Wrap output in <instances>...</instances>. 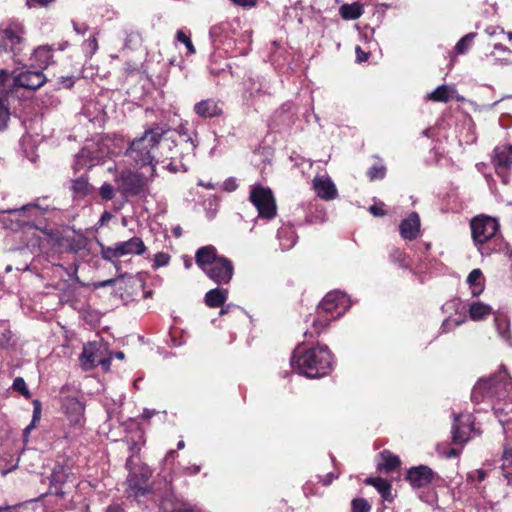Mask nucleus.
Here are the masks:
<instances>
[{
	"label": "nucleus",
	"mask_w": 512,
	"mask_h": 512,
	"mask_svg": "<svg viewBox=\"0 0 512 512\" xmlns=\"http://www.w3.org/2000/svg\"><path fill=\"white\" fill-rule=\"evenodd\" d=\"M470 227L473 241L480 253L489 255L490 250H486L483 245L496 235L499 229L498 221L485 215L476 216L471 220Z\"/></svg>",
	"instance_id": "nucleus-4"
},
{
	"label": "nucleus",
	"mask_w": 512,
	"mask_h": 512,
	"mask_svg": "<svg viewBox=\"0 0 512 512\" xmlns=\"http://www.w3.org/2000/svg\"><path fill=\"white\" fill-rule=\"evenodd\" d=\"M235 5L244 7V8H252L256 6L258 0H230Z\"/></svg>",
	"instance_id": "nucleus-49"
},
{
	"label": "nucleus",
	"mask_w": 512,
	"mask_h": 512,
	"mask_svg": "<svg viewBox=\"0 0 512 512\" xmlns=\"http://www.w3.org/2000/svg\"><path fill=\"white\" fill-rule=\"evenodd\" d=\"M71 189L76 197H85L92 192L93 187L87 177L81 176L72 181Z\"/></svg>",
	"instance_id": "nucleus-27"
},
{
	"label": "nucleus",
	"mask_w": 512,
	"mask_h": 512,
	"mask_svg": "<svg viewBox=\"0 0 512 512\" xmlns=\"http://www.w3.org/2000/svg\"><path fill=\"white\" fill-rule=\"evenodd\" d=\"M495 327L498 331L499 336L507 341H511V333H510V321L504 315H496L494 318Z\"/></svg>",
	"instance_id": "nucleus-29"
},
{
	"label": "nucleus",
	"mask_w": 512,
	"mask_h": 512,
	"mask_svg": "<svg viewBox=\"0 0 512 512\" xmlns=\"http://www.w3.org/2000/svg\"><path fill=\"white\" fill-rule=\"evenodd\" d=\"M165 133L166 130L163 127L154 125L147 129L141 137L133 140L126 150V155L137 165L151 166V176H154L155 149Z\"/></svg>",
	"instance_id": "nucleus-3"
},
{
	"label": "nucleus",
	"mask_w": 512,
	"mask_h": 512,
	"mask_svg": "<svg viewBox=\"0 0 512 512\" xmlns=\"http://www.w3.org/2000/svg\"><path fill=\"white\" fill-rule=\"evenodd\" d=\"M492 313V308L480 301L471 303L469 307L470 318L474 321H479Z\"/></svg>",
	"instance_id": "nucleus-26"
},
{
	"label": "nucleus",
	"mask_w": 512,
	"mask_h": 512,
	"mask_svg": "<svg viewBox=\"0 0 512 512\" xmlns=\"http://www.w3.org/2000/svg\"><path fill=\"white\" fill-rule=\"evenodd\" d=\"M155 414H156L155 410L144 409V411L142 413V417L148 419V418H151Z\"/></svg>",
	"instance_id": "nucleus-62"
},
{
	"label": "nucleus",
	"mask_w": 512,
	"mask_h": 512,
	"mask_svg": "<svg viewBox=\"0 0 512 512\" xmlns=\"http://www.w3.org/2000/svg\"><path fill=\"white\" fill-rule=\"evenodd\" d=\"M48 210L49 206L43 207L38 202L29 203L18 209L4 211V213H8V217L3 218L2 222L7 229L18 230L30 225V221L23 218L26 213H29V217H38Z\"/></svg>",
	"instance_id": "nucleus-5"
},
{
	"label": "nucleus",
	"mask_w": 512,
	"mask_h": 512,
	"mask_svg": "<svg viewBox=\"0 0 512 512\" xmlns=\"http://www.w3.org/2000/svg\"><path fill=\"white\" fill-rule=\"evenodd\" d=\"M350 305L347 295L340 291H331L325 295L318 309L319 313H332L335 311L336 316H333V319H337L350 308Z\"/></svg>",
	"instance_id": "nucleus-8"
},
{
	"label": "nucleus",
	"mask_w": 512,
	"mask_h": 512,
	"mask_svg": "<svg viewBox=\"0 0 512 512\" xmlns=\"http://www.w3.org/2000/svg\"><path fill=\"white\" fill-rule=\"evenodd\" d=\"M370 505L365 499H355L352 502V512H369Z\"/></svg>",
	"instance_id": "nucleus-44"
},
{
	"label": "nucleus",
	"mask_w": 512,
	"mask_h": 512,
	"mask_svg": "<svg viewBox=\"0 0 512 512\" xmlns=\"http://www.w3.org/2000/svg\"><path fill=\"white\" fill-rule=\"evenodd\" d=\"M110 360L111 358H105L103 357V355L101 356L100 358V361L98 363V365L102 366L105 370H108L109 367H110Z\"/></svg>",
	"instance_id": "nucleus-55"
},
{
	"label": "nucleus",
	"mask_w": 512,
	"mask_h": 512,
	"mask_svg": "<svg viewBox=\"0 0 512 512\" xmlns=\"http://www.w3.org/2000/svg\"><path fill=\"white\" fill-rule=\"evenodd\" d=\"M99 194L106 201L112 200L115 195L114 188L111 184L104 183L99 189Z\"/></svg>",
	"instance_id": "nucleus-43"
},
{
	"label": "nucleus",
	"mask_w": 512,
	"mask_h": 512,
	"mask_svg": "<svg viewBox=\"0 0 512 512\" xmlns=\"http://www.w3.org/2000/svg\"><path fill=\"white\" fill-rule=\"evenodd\" d=\"M128 444H129V449L132 453H135L139 450L137 443L135 441H129Z\"/></svg>",
	"instance_id": "nucleus-63"
},
{
	"label": "nucleus",
	"mask_w": 512,
	"mask_h": 512,
	"mask_svg": "<svg viewBox=\"0 0 512 512\" xmlns=\"http://www.w3.org/2000/svg\"><path fill=\"white\" fill-rule=\"evenodd\" d=\"M512 395V380L506 370L487 379H480L473 387L471 399L474 403L505 400Z\"/></svg>",
	"instance_id": "nucleus-2"
},
{
	"label": "nucleus",
	"mask_w": 512,
	"mask_h": 512,
	"mask_svg": "<svg viewBox=\"0 0 512 512\" xmlns=\"http://www.w3.org/2000/svg\"><path fill=\"white\" fill-rule=\"evenodd\" d=\"M473 426L472 415L470 414H454V422L452 426V441L455 444L466 443L472 432H475Z\"/></svg>",
	"instance_id": "nucleus-10"
},
{
	"label": "nucleus",
	"mask_w": 512,
	"mask_h": 512,
	"mask_svg": "<svg viewBox=\"0 0 512 512\" xmlns=\"http://www.w3.org/2000/svg\"><path fill=\"white\" fill-rule=\"evenodd\" d=\"M474 476L477 481L481 482L485 479V472L483 470H476L472 474L469 475V477L472 479H474Z\"/></svg>",
	"instance_id": "nucleus-52"
},
{
	"label": "nucleus",
	"mask_w": 512,
	"mask_h": 512,
	"mask_svg": "<svg viewBox=\"0 0 512 512\" xmlns=\"http://www.w3.org/2000/svg\"><path fill=\"white\" fill-rule=\"evenodd\" d=\"M46 82V77L40 71H25L13 78V88L21 87L37 90Z\"/></svg>",
	"instance_id": "nucleus-12"
},
{
	"label": "nucleus",
	"mask_w": 512,
	"mask_h": 512,
	"mask_svg": "<svg viewBox=\"0 0 512 512\" xmlns=\"http://www.w3.org/2000/svg\"><path fill=\"white\" fill-rule=\"evenodd\" d=\"M107 512H124V510L118 504H113L107 508Z\"/></svg>",
	"instance_id": "nucleus-59"
},
{
	"label": "nucleus",
	"mask_w": 512,
	"mask_h": 512,
	"mask_svg": "<svg viewBox=\"0 0 512 512\" xmlns=\"http://www.w3.org/2000/svg\"><path fill=\"white\" fill-rule=\"evenodd\" d=\"M335 478H337V475H334L333 473H329L325 479L323 480L324 485H329Z\"/></svg>",
	"instance_id": "nucleus-61"
},
{
	"label": "nucleus",
	"mask_w": 512,
	"mask_h": 512,
	"mask_svg": "<svg viewBox=\"0 0 512 512\" xmlns=\"http://www.w3.org/2000/svg\"><path fill=\"white\" fill-rule=\"evenodd\" d=\"M511 51L503 46L502 44H495L494 51L490 54V57L493 58L494 64H508L510 63Z\"/></svg>",
	"instance_id": "nucleus-31"
},
{
	"label": "nucleus",
	"mask_w": 512,
	"mask_h": 512,
	"mask_svg": "<svg viewBox=\"0 0 512 512\" xmlns=\"http://www.w3.org/2000/svg\"><path fill=\"white\" fill-rule=\"evenodd\" d=\"M176 39L185 45L187 49V55H193L196 53V49L191 41L190 36L186 35L183 30H178L176 32Z\"/></svg>",
	"instance_id": "nucleus-35"
},
{
	"label": "nucleus",
	"mask_w": 512,
	"mask_h": 512,
	"mask_svg": "<svg viewBox=\"0 0 512 512\" xmlns=\"http://www.w3.org/2000/svg\"><path fill=\"white\" fill-rule=\"evenodd\" d=\"M53 0H28L27 3L29 6H32L33 3H38L40 5H47L48 3L52 2Z\"/></svg>",
	"instance_id": "nucleus-60"
},
{
	"label": "nucleus",
	"mask_w": 512,
	"mask_h": 512,
	"mask_svg": "<svg viewBox=\"0 0 512 512\" xmlns=\"http://www.w3.org/2000/svg\"><path fill=\"white\" fill-rule=\"evenodd\" d=\"M494 152L493 162L497 168L509 169L512 167V145L497 146Z\"/></svg>",
	"instance_id": "nucleus-21"
},
{
	"label": "nucleus",
	"mask_w": 512,
	"mask_h": 512,
	"mask_svg": "<svg viewBox=\"0 0 512 512\" xmlns=\"http://www.w3.org/2000/svg\"><path fill=\"white\" fill-rule=\"evenodd\" d=\"M73 26L75 32L78 34H84L88 29V27L85 24L73 23Z\"/></svg>",
	"instance_id": "nucleus-53"
},
{
	"label": "nucleus",
	"mask_w": 512,
	"mask_h": 512,
	"mask_svg": "<svg viewBox=\"0 0 512 512\" xmlns=\"http://www.w3.org/2000/svg\"><path fill=\"white\" fill-rule=\"evenodd\" d=\"M355 53H356L357 61L359 63L366 61L369 57V53L364 52L360 46H356Z\"/></svg>",
	"instance_id": "nucleus-51"
},
{
	"label": "nucleus",
	"mask_w": 512,
	"mask_h": 512,
	"mask_svg": "<svg viewBox=\"0 0 512 512\" xmlns=\"http://www.w3.org/2000/svg\"><path fill=\"white\" fill-rule=\"evenodd\" d=\"M501 469L508 484L512 485V449H504Z\"/></svg>",
	"instance_id": "nucleus-32"
},
{
	"label": "nucleus",
	"mask_w": 512,
	"mask_h": 512,
	"mask_svg": "<svg viewBox=\"0 0 512 512\" xmlns=\"http://www.w3.org/2000/svg\"><path fill=\"white\" fill-rule=\"evenodd\" d=\"M313 188L317 196L326 201L333 200L338 195L335 184L326 175L316 176L313 179Z\"/></svg>",
	"instance_id": "nucleus-14"
},
{
	"label": "nucleus",
	"mask_w": 512,
	"mask_h": 512,
	"mask_svg": "<svg viewBox=\"0 0 512 512\" xmlns=\"http://www.w3.org/2000/svg\"><path fill=\"white\" fill-rule=\"evenodd\" d=\"M291 366L307 378H319L331 370L332 355L327 346H317L306 351L297 347L291 358Z\"/></svg>",
	"instance_id": "nucleus-1"
},
{
	"label": "nucleus",
	"mask_w": 512,
	"mask_h": 512,
	"mask_svg": "<svg viewBox=\"0 0 512 512\" xmlns=\"http://www.w3.org/2000/svg\"><path fill=\"white\" fill-rule=\"evenodd\" d=\"M204 272L215 283L228 284L233 277L234 267L229 259L221 256L209 267H204Z\"/></svg>",
	"instance_id": "nucleus-9"
},
{
	"label": "nucleus",
	"mask_w": 512,
	"mask_h": 512,
	"mask_svg": "<svg viewBox=\"0 0 512 512\" xmlns=\"http://www.w3.org/2000/svg\"><path fill=\"white\" fill-rule=\"evenodd\" d=\"M10 118L8 107L4 103V99L0 100V130H3L7 126V122Z\"/></svg>",
	"instance_id": "nucleus-41"
},
{
	"label": "nucleus",
	"mask_w": 512,
	"mask_h": 512,
	"mask_svg": "<svg viewBox=\"0 0 512 512\" xmlns=\"http://www.w3.org/2000/svg\"><path fill=\"white\" fill-rule=\"evenodd\" d=\"M467 283L471 288V293L473 296L480 295L484 289L482 271L480 269L472 270L467 277Z\"/></svg>",
	"instance_id": "nucleus-25"
},
{
	"label": "nucleus",
	"mask_w": 512,
	"mask_h": 512,
	"mask_svg": "<svg viewBox=\"0 0 512 512\" xmlns=\"http://www.w3.org/2000/svg\"><path fill=\"white\" fill-rule=\"evenodd\" d=\"M103 351V345L98 342H89L84 345L82 353L79 356L81 367L88 371L98 366Z\"/></svg>",
	"instance_id": "nucleus-11"
},
{
	"label": "nucleus",
	"mask_w": 512,
	"mask_h": 512,
	"mask_svg": "<svg viewBox=\"0 0 512 512\" xmlns=\"http://www.w3.org/2000/svg\"><path fill=\"white\" fill-rule=\"evenodd\" d=\"M115 182L120 192L126 196H137L147 191L148 179L143 175L125 170L119 173Z\"/></svg>",
	"instance_id": "nucleus-6"
},
{
	"label": "nucleus",
	"mask_w": 512,
	"mask_h": 512,
	"mask_svg": "<svg viewBox=\"0 0 512 512\" xmlns=\"http://www.w3.org/2000/svg\"><path fill=\"white\" fill-rule=\"evenodd\" d=\"M84 49L91 55L94 54L98 49V43L95 36H90L84 43Z\"/></svg>",
	"instance_id": "nucleus-46"
},
{
	"label": "nucleus",
	"mask_w": 512,
	"mask_h": 512,
	"mask_svg": "<svg viewBox=\"0 0 512 512\" xmlns=\"http://www.w3.org/2000/svg\"><path fill=\"white\" fill-rule=\"evenodd\" d=\"M475 35H476L475 33H469V34L465 35L464 37H462L456 44L455 48H456L457 52L465 53L468 50Z\"/></svg>",
	"instance_id": "nucleus-38"
},
{
	"label": "nucleus",
	"mask_w": 512,
	"mask_h": 512,
	"mask_svg": "<svg viewBox=\"0 0 512 512\" xmlns=\"http://www.w3.org/2000/svg\"><path fill=\"white\" fill-rule=\"evenodd\" d=\"M220 256L217 255V250L214 246L208 245L199 248L195 254V260L198 266L204 271V267H209Z\"/></svg>",
	"instance_id": "nucleus-20"
},
{
	"label": "nucleus",
	"mask_w": 512,
	"mask_h": 512,
	"mask_svg": "<svg viewBox=\"0 0 512 512\" xmlns=\"http://www.w3.org/2000/svg\"><path fill=\"white\" fill-rule=\"evenodd\" d=\"M33 406H34V409H33L32 421L38 422L40 420V416H41V404L38 400H34Z\"/></svg>",
	"instance_id": "nucleus-50"
},
{
	"label": "nucleus",
	"mask_w": 512,
	"mask_h": 512,
	"mask_svg": "<svg viewBox=\"0 0 512 512\" xmlns=\"http://www.w3.org/2000/svg\"><path fill=\"white\" fill-rule=\"evenodd\" d=\"M250 200L257 208L259 216L271 219L276 215V203L269 188L257 185L250 191Z\"/></svg>",
	"instance_id": "nucleus-7"
},
{
	"label": "nucleus",
	"mask_w": 512,
	"mask_h": 512,
	"mask_svg": "<svg viewBox=\"0 0 512 512\" xmlns=\"http://www.w3.org/2000/svg\"><path fill=\"white\" fill-rule=\"evenodd\" d=\"M116 282L115 279H108V280H104L102 282H99L96 287H107V286H111V285H114Z\"/></svg>",
	"instance_id": "nucleus-58"
},
{
	"label": "nucleus",
	"mask_w": 512,
	"mask_h": 512,
	"mask_svg": "<svg viewBox=\"0 0 512 512\" xmlns=\"http://www.w3.org/2000/svg\"><path fill=\"white\" fill-rule=\"evenodd\" d=\"M462 323H463V320L451 321L450 319H446L441 325L442 332H449L451 330V326L457 327V326L461 325Z\"/></svg>",
	"instance_id": "nucleus-48"
},
{
	"label": "nucleus",
	"mask_w": 512,
	"mask_h": 512,
	"mask_svg": "<svg viewBox=\"0 0 512 512\" xmlns=\"http://www.w3.org/2000/svg\"><path fill=\"white\" fill-rule=\"evenodd\" d=\"M385 173L386 169L384 166L375 165L368 170V177L370 178V180L382 179L384 178Z\"/></svg>",
	"instance_id": "nucleus-42"
},
{
	"label": "nucleus",
	"mask_w": 512,
	"mask_h": 512,
	"mask_svg": "<svg viewBox=\"0 0 512 512\" xmlns=\"http://www.w3.org/2000/svg\"><path fill=\"white\" fill-rule=\"evenodd\" d=\"M365 484L376 488L383 500L391 502L393 500L391 484L380 477H369L365 479Z\"/></svg>",
	"instance_id": "nucleus-22"
},
{
	"label": "nucleus",
	"mask_w": 512,
	"mask_h": 512,
	"mask_svg": "<svg viewBox=\"0 0 512 512\" xmlns=\"http://www.w3.org/2000/svg\"><path fill=\"white\" fill-rule=\"evenodd\" d=\"M128 483H129V487L134 491L135 496L145 495L146 493L149 492L147 487H142L140 485H137L134 482V479L132 476L128 479Z\"/></svg>",
	"instance_id": "nucleus-47"
},
{
	"label": "nucleus",
	"mask_w": 512,
	"mask_h": 512,
	"mask_svg": "<svg viewBox=\"0 0 512 512\" xmlns=\"http://www.w3.org/2000/svg\"><path fill=\"white\" fill-rule=\"evenodd\" d=\"M33 57L38 62L39 67L46 68L52 60V50L49 46H40L35 49Z\"/></svg>",
	"instance_id": "nucleus-30"
},
{
	"label": "nucleus",
	"mask_w": 512,
	"mask_h": 512,
	"mask_svg": "<svg viewBox=\"0 0 512 512\" xmlns=\"http://www.w3.org/2000/svg\"><path fill=\"white\" fill-rule=\"evenodd\" d=\"M9 81H10L9 72L4 69L0 70V89H6L7 95L16 89V88H13V83L11 85H8Z\"/></svg>",
	"instance_id": "nucleus-40"
},
{
	"label": "nucleus",
	"mask_w": 512,
	"mask_h": 512,
	"mask_svg": "<svg viewBox=\"0 0 512 512\" xmlns=\"http://www.w3.org/2000/svg\"><path fill=\"white\" fill-rule=\"evenodd\" d=\"M434 477V472L428 466L412 467L407 473V479L413 487L421 488L429 485Z\"/></svg>",
	"instance_id": "nucleus-15"
},
{
	"label": "nucleus",
	"mask_w": 512,
	"mask_h": 512,
	"mask_svg": "<svg viewBox=\"0 0 512 512\" xmlns=\"http://www.w3.org/2000/svg\"><path fill=\"white\" fill-rule=\"evenodd\" d=\"M339 11L343 19L355 20L363 14V5L358 2L344 4L340 7Z\"/></svg>",
	"instance_id": "nucleus-28"
},
{
	"label": "nucleus",
	"mask_w": 512,
	"mask_h": 512,
	"mask_svg": "<svg viewBox=\"0 0 512 512\" xmlns=\"http://www.w3.org/2000/svg\"><path fill=\"white\" fill-rule=\"evenodd\" d=\"M390 258L392 259V261H394L395 263H398L400 264L401 266L403 267H406V265L404 264L405 262V259H406V255L403 251H401L400 249L398 248H392L391 252H390Z\"/></svg>",
	"instance_id": "nucleus-45"
},
{
	"label": "nucleus",
	"mask_w": 512,
	"mask_h": 512,
	"mask_svg": "<svg viewBox=\"0 0 512 512\" xmlns=\"http://www.w3.org/2000/svg\"><path fill=\"white\" fill-rule=\"evenodd\" d=\"M12 388L22 394L25 398H30L31 393L26 386V382L22 377H16L13 381Z\"/></svg>",
	"instance_id": "nucleus-36"
},
{
	"label": "nucleus",
	"mask_w": 512,
	"mask_h": 512,
	"mask_svg": "<svg viewBox=\"0 0 512 512\" xmlns=\"http://www.w3.org/2000/svg\"><path fill=\"white\" fill-rule=\"evenodd\" d=\"M170 261V256L167 253L164 252H158L155 254L153 259V269H158L160 267L167 266Z\"/></svg>",
	"instance_id": "nucleus-39"
},
{
	"label": "nucleus",
	"mask_w": 512,
	"mask_h": 512,
	"mask_svg": "<svg viewBox=\"0 0 512 512\" xmlns=\"http://www.w3.org/2000/svg\"><path fill=\"white\" fill-rule=\"evenodd\" d=\"M459 454H460L459 450L452 448V449H449L445 453V456H446V458H454V457H457Z\"/></svg>",
	"instance_id": "nucleus-57"
},
{
	"label": "nucleus",
	"mask_w": 512,
	"mask_h": 512,
	"mask_svg": "<svg viewBox=\"0 0 512 512\" xmlns=\"http://www.w3.org/2000/svg\"><path fill=\"white\" fill-rule=\"evenodd\" d=\"M21 41V36L12 27L2 30L0 45L5 51H11L14 54L19 52Z\"/></svg>",
	"instance_id": "nucleus-18"
},
{
	"label": "nucleus",
	"mask_w": 512,
	"mask_h": 512,
	"mask_svg": "<svg viewBox=\"0 0 512 512\" xmlns=\"http://www.w3.org/2000/svg\"><path fill=\"white\" fill-rule=\"evenodd\" d=\"M369 210L374 216H383L385 214L384 211L377 206H371Z\"/></svg>",
	"instance_id": "nucleus-56"
},
{
	"label": "nucleus",
	"mask_w": 512,
	"mask_h": 512,
	"mask_svg": "<svg viewBox=\"0 0 512 512\" xmlns=\"http://www.w3.org/2000/svg\"><path fill=\"white\" fill-rule=\"evenodd\" d=\"M263 85L261 82L249 78L245 82V92H244V98L247 100H251L255 98L256 96L260 95L262 93Z\"/></svg>",
	"instance_id": "nucleus-33"
},
{
	"label": "nucleus",
	"mask_w": 512,
	"mask_h": 512,
	"mask_svg": "<svg viewBox=\"0 0 512 512\" xmlns=\"http://www.w3.org/2000/svg\"><path fill=\"white\" fill-rule=\"evenodd\" d=\"M101 255L106 261H112L114 258L121 257L116 243L113 246L102 247Z\"/></svg>",
	"instance_id": "nucleus-37"
},
{
	"label": "nucleus",
	"mask_w": 512,
	"mask_h": 512,
	"mask_svg": "<svg viewBox=\"0 0 512 512\" xmlns=\"http://www.w3.org/2000/svg\"><path fill=\"white\" fill-rule=\"evenodd\" d=\"M228 298V290L215 288L209 290L204 297L205 304L210 308L222 307Z\"/></svg>",
	"instance_id": "nucleus-23"
},
{
	"label": "nucleus",
	"mask_w": 512,
	"mask_h": 512,
	"mask_svg": "<svg viewBox=\"0 0 512 512\" xmlns=\"http://www.w3.org/2000/svg\"><path fill=\"white\" fill-rule=\"evenodd\" d=\"M63 410L70 423L75 426H82L84 423V404L74 397H67L63 401Z\"/></svg>",
	"instance_id": "nucleus-13"
},
{
	"label": "nucleus",
	"mask_w": 512,
	"mask_h": 512,
	"mask_svg": "<svg viewBox=\"0 0 512 512\" xmlns=\"http://www.w3.org/2000/svg\"><path fill=\"white\" fill-rule=\"evenodd\" d=\"M400 235L405 240H414L420 232V218L416 212H412L407 218L401 221Z\"/></svg>",
	"instance_id": "nucleus-16"
},
{
	"label": "nucleus",
	"mask_w": 512,
	"mask_h": 512,
	"mask_svg": "<svg viewBox=\"0 0 512 512\" xmlns=\"http://www.w3.org/2000/svg\"><path fill=\"white\" fill-rule=\"evenodd\" d=\"M194 111L198 116L203 118L216 117L222 113V109L218 103L212 99H206L196 103Z\"/></svg>",
	"instance_id": "nucleus-19"
},
{
	"label": "nucleus",
	"mask_w": 512,
	"mask_h": 512,
	"mask_svg": "<svg viewBox=\"0 0 512 512\" xmlns=\"http://www.w3.org/2000/svg\"><path fill=\"white\" fill-rule=\"evenodd\" d=\"M36 423L37 422L31 421V423L24 429L23 437H24L25 441H27V438H28L30 432L34 429Z\"/></svg>",
	"instance_id": "nucleus-54"
},
{
	"label": "nucleus",
	"mask_w": 512,
	"mask_h": 512,
	"mask_svg": "<svg viewBox=\"0 0 512 512\" xmlns=\"http://www.w3.org/2000/svg\"><path fill=\"white\" fill-rule=\"evenodd\" d=\"M232 308H237V307L233 306V305H227L225 307H222L220 310V315H224V314L228 313Z\"/></svg>",
	"instance_id": "nucleus-64"
},
{
	"label": "nucleus",
	"mask_w": 512,
	"mask_h": 512,
	"mask_svg": "<svg viewBox=\"0 0 512 512\" xmlns=\"http://www.w3.org/2000/svg\"><path fill=\"white\" fill-rule=\"evenodd\" d=\"M381 461L377 465L379 471L392 472L400 465V459L398 456L385 450L380 454Z\"/></svg>",
	"instance_id": "nucleus-24"
},
{
	"label": "nucleus",
	"mask_w": 512,
	"mask_h": 512,
	"mask_svg": "<svg viewBox=\"0 0 512 512\" xmlns=\"http://www.w3.org/2000/svg\"><path fill=\"white\" fill-rule=\"evenodd\" d=\"M120 256L142 255L146 251V246L140 237H132L127 241L116 242Z\"/></svg>",
	"instance_id": "nucleus-17"
},
{
	"label": "nucleus",
	"mask_w": 512,
	"mask_h": 512,
	"mask_svg": "<svg viewBox=\"0 0 512 512\" xmlns=\"http://www.w3.org/2000/svg\"><path fill=\"white\" fill-rule=\"evenodd\" d=\"M428 98L436 102H447L450 99L448 86L441 85L437 87L428 95Z\"/></svg>",
	"instance_id": "nucleus-34"
}]
</instances>
